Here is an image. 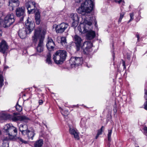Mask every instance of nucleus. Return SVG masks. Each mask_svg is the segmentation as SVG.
I'll list each match as a JSON object with an SVG mask.
<instances>
[{"mask_svg":"<svg viewBox=\"0 0 147 147\" xmlns=\"http://www.w3.org/2000/svg\"><path fill=\"white\" fill-rule=\"evenodd\" d=\"M57 41L62 45H66L67 43L66 37H57Z\"/></svg>","mask_w":147,"mask_h":147,"instance_id":"obj_20","label":"nucleus"},{"mask_svg":"<svg viewBox=\"0 0 147 147\" xmlns=\"http://www.w3.org/2000/svg\"><path fill=\"white\" fill-rule=\"evenodd\" d=\"M94 5L91 0H86L81 4V6L77 9V12L82 15V18L84 20L78 27V30L82 33H86V37H95L98 35L95 34V32L92 30H89L93 22L92 19L94 20L91 16L88 15L93 9Z\"/></svg>","mask_w":147,"mask_h":147,"instance_id":"obj_1","label":"nucleus"},{"mask_svg":"<svg viewBox=\"0 0 147 147\" xmlns=\"http://www.w3.org/2000/svg\"><path fill=\"white\" fill-rule=\"evenodd\" d=\"M23 32H24V33H25V32H24V31H23Z\"/></svg>","mask_w":147,"mask_h":147,"instance_id":"obj_54","label":"nucleus"},{"mask_svg":"<svg viewBox=\"0 0 147 147\" xmlns=\"http://www.w3.org/2000/svg\"><path fill=\"white\" fill-rule=\"evenodd\" d=\"M94 37H87V41H84L82 45L81 46L82 39L81 37H74V40L76 44V51H79L80 48L83 49L84 54L90 55L92 54V43L91 41Z\"/></svg>","mask_w":147,"mask_h":147,"instance_id":"obj_2","label":"nucleus"},{"mask_svg":"<svg viewBox=\"0 0 147 147\" xmlns=\"http://www.w3.org/2000/svg\"><path fill=\"white\" fill-rule=\"evenodd\" d=\"M125 14V13L124 12H122L120 13V16L118 22L119 23L120 22L123 17V16Z\"/></svg>","mask_w":147,"mask_h":147,"instance_id":"obj_28","label":"nucleus"},{"mask_svg":"<svg viewBox=\"0 0 147 147\" xmlns=\"http://www.w3.org/2000/svg\"><path fill=\"white\" fill-rule=\"evenodd\" d=\"M138 147V146H137V147Z\"/></svg>","mask_w":147,"mask_h":147,"instance_id":"obj_55","label":"nucleus"},{"mask_svg":"<svg viewBox=\"0 0 147 147\" xmlns=\"http://www.w3.org/2000/svg\"><path fill=\"white\" fill-rule=\"evenodd\" d=\"M113 59L114 60V58H115V56H114V53H113Z\"/></svg>","mask_w":147,"mask_h":147,"instance_id":"obj_48","label":"nucleus"},{"mask_svg":"<svg viewBox=\"0 0 147 147\" xmlns=\"http://www.w3.org/2000/svg\"><path fill=\"white\" fill-rule=\"evenodd\" d=\"M137 38H138V40L139 37H137Z\"/></svg>","mask_w":147,"mask_h":147,"instance_id":"obj_51","label":"nucleus"},{"mask_svg":"<svg viewBox=\"0 0 147 147\" xmlns=\"http://www.w3.org/2000/svg\"><path fill=\"white\" fill-rule=\"evenodd\" d=\"M16 15L18 17H21L20 20H23L24 17L25 15V9L24 7L18 8L16 10Z\"/></svg>","mask_w":147,"mask_h":147,"instance_id":"obj_8","label":"nucleus"},{"mask_svg":"<svg viewBox=\"0 0 147 147\" xmlns=\"http://www.w3.org/2000/svg\"><path fill=\"white\" fill-rule=\"evenodd\" d=\"M41 37H34L33 39V40L35 43H36L38 40H39V38Z\"/></svg>","mask_w":147,"mask_h":147,"instance_id":"obj_34","label":"nucleus"},{"mask_svg":"<svg viewBox=\"0 0 147 147\" xmlns=\"http://www.w3.org/2000/svg\"><path fill=\"white\" fill-rule=\"evenodd\" d=\"M44 125L47 127V125H45V124H44Z\"/></svg>","mask_w":147,"mask_h":147,"instance_id":"obj_49","label":"nucleus"},{"mask_svg":"<svg viewBox=\"0 0 147 147\" xmlns=\"http://www.w3.org/2000/svg\"><path fill=\"white\" fill-rule=\"evenodd\" d=\"M69 131L70 134L74 136V138L76 139L77 140L79 139V136L76 130L70 127Z\"/></svg>","mask_w":147,"mask_h":147,"instance_id":"obj_18","label":"nucleus"},{"mask_svg":"<svg viewBox=\"0 0 147 147\" xmlns=\"http://www.w3.org/2000/svg\"><path fill=\"white\" fill-rule=\"evenodd\" d=\"M0 116L3 119L5 120L9 119L11 117V116L9 114H7L4 113H2L0 115Z\"/></svg>","mask_w":147,"mask_h":147,"instance_id":"obj_25","label":"nucleus"},{"mask_svg":"<svg viewBox=\"0 0 147 147\" xmlns=\"http://www.w3.org/2000/svg\"><path fill=\"white\" fill-rule=\"evenodd\" d=\"M75 37H78V36L76 35L75 36Z\"/></svg>","mask_w":147,"mask_h":147,"instance_id":"obj_50","label":"nucleus"},{"mask_svg":"<svg viewBox=\"0 0 147 147\" xmlns=\"http://www.w3.org/2000/svg\"><path fill=\"white\" fill-rule=\"evenodd\" d=\"M78 21H73L72 23V26L76 28L78 26Z\"/></svg>","mask_w":147,"mask_h":147,"instance_id":"obj_29","label":"nucleus"},{"mask_svg":"<svg viewBox=\"0 0 147 147\" xmlns=\"http://www.w3.org/2000/svg\"><path fill=\"white\" fill-rule=\"evenodd\" d=\"M122 62H123V65L124 67L123 68L124 69H126V66L125 65V62L123 60H122Z\"/></svg>","mask_w":147,"mask_h":147,"instance_id":"obj_41","label":"nucleus"},{"mask_svg":"<svg viewBox=\"0 0 147 147\" xmlns=\"http://www.w3.org/2000/svg\"><path fill=\"white\" fill-rule=\"evenodd\" d=\"M35 135L34 130L32 129L31 130L28 129L25 133V134L23 136L25 137H27L29 140H32Z\"/></svg>","mask_w":147,"mask_h":147,"instance_id":"obj_13","label":"nucleus"},{"mask_svg":"<svg viewBox=\"0 0 147 147\" xmlns=\"http://www.w3.org/2000/svg\"><path fill=\"white\" fill-rule=\"evenodd\" d=\"M82 0H75L76 2L77 3H80L81 2Z\"/></svg>","mask_w":147,"mask_h":147,"instance_id":"obj_44","label":"nucleus"},{"mask_svg":"<svg viewBox=\"0 0 147 147\" xmlns=\"http://www.w3.org/2000/svg\"><path fill=\"white\" fill-rule=\"evenodd\" d=\"M35 4V3L34 1H30L29 3H27L26 6L29 14L35 11L34 8L36 7Z\"/></svg>","mask_w":147,"mask_h":147,"instance_id":"obj_10","label":"nucleus"},{"mask_svg":"<svg viewBox=\"0 0 147 147\" xmlns=\"http://www.w3.org/2000/svg\"><path fill=\"white\" fill-rule=\"evenodd\" d=\"M16 107L17 111L18 112H21L22 110V107L18 104V103L17 104Z\"/></svg>","mask_w":147,"mask_h":147,"instance_id":"obj_26","label":"nucleus"},{"mask_svg":"<svg viewBox=\"0 0 147 147\" xmlns=\"http://www.w3.org/2000/svg\"><path fill=\"white\" fill-rule=\"evenodd\" d=\"M15 16L13 13L7 14L4 18L3 27H8L12 24L15 22Z\"/></svg>","mask_w":147,"mask_h":147,"instance_id":"obj_5","label":"nucleus"},{"mask_svg":"<svg viewBox=\"0 0 147 147\" xmlns=\"http://www.w3.org/2000/svg\"><path fill=\"white\" fill-rule=\"evenodd\" d=\"M68 27V25L64 23H62L59 25L57 26L56 30L57 33H61L64 32Z\"/></svg>","mask_w":147,"mask_h":147,"instance_id":"obj_7","label":"nucleus"},{"mask_svg":"<svg viewBox=\"0 0 147 147\" xmlns=\"http://www.w3.org/2000/svg\"><path fill=\"white\" fill-rule=\"evenodd\" d=\"M44 37H41L39 38L38 45L36 47V51L38 53H41L44 50L43 41Z\"/></svg>","mask_w":147,"mask_h":147,"instance_id":"obj_15","label":"nucleus"},{"mask_svg":"<svg viewBox=\"0 0 147 147\" xmlns=\"http://www.w3.org/2000/svg\"><path fill=\"white\" fill-rule=\"evenodd\" d=\"M8 49V46L6 41L2 40L0 44V52L4 54Z\"/></svg>","mask_w":147,"mask_h":147,"instance_id":"obj_12","label":"nucleus"},{"mask_svg":"<svg viewBox=\"0 0 147 147\" xmlns=\"http://www.w3.org/2000/svg\"><path fill=\"white\" fill-rule=\"evenodd\" d=\"M12 120L14 121H19L26 122L29 120V119L28 117L24 116H15L12 117Z\"/></svg>","mask_w":147,"mask_h":147,"instance_id":"obj_9","label":"nucleus"},{"mask_svg":"<svg viewBox=\"0 0 147 147\" xmlns=\"http://www.w3.org/2000/svg\"><path fill=\"white\" fill-rule=\"evenodd\" d=\"M43 144V141L40 139L36 141L34 144V147H41Z\"/></svg>","mask_w":147,"mask_h":147,"instance_id":"obj_22","label":"nucleus"},{"mask_svg":"<svg viewBox=\"0 0 147 147\" xmlns=\"http://www.w3.org/2000/svg\"><path fill=\"white\" fill-rule=\"evenodd\" d=\"M104 128L103 126H102L101 128L98 130L97 134L98 135H101L102 134V129Z\"/></svg>","mask_w":147,"mask_h":147,"instance_id":"obj_32","label":"nucleus"},{"mask_svg":"<svg viewBox=\"0 0 147 147\" xmlns=\"http://www.w3.org/2000/svg\"><path fill=\"white\" fill-rule=\"evenodd\" d=\"M36 20V23L37 24H39L40 23V19H35Z\"/></svg>","mask_w":147,"mask_h":147,"instance_id":"obj_36","label":"nucleus"},{"mask_svg":"<svg viewBox=\"0 0 147 147\" xmlns=\"http://www.w3.org/2000/svg\"><path fill=\"white\" fill-rule=\"evenodd\" d=\"M38 102H39V103L40 105H41L42 104L43 102L42 100H39Z\"/></svg>","mask_w":147,"mask_h":147,"instance_id":"obj_43","label":"nucleus"},{"mask_svg":"<svg viewBox=\"0 0 147 147\" xmlns=\"http://www.w3.org/2000/svg\"><path fill=\"white\" fill-rule=\"evenodd\" d=\"M144 108L147 110V101L144 103Z\"/></svg>","mask_w":147,"mask_h":147,"instance_id":"obj_40","label":"nucleus"},{"mask_svg":"<svg viewBox=\"0 0 147 147\" xmlns=\"http://www.w3.org/2000/svg\"><path fill=\"white\" fill-rule=\"evenodd\" d=\"M51 53H49L47 56L46 62L48 64H51L52 62L51 60Z\"/></svg>","mask_w":147,"mask_h":147,"instance_id":"obj_23","label":"nucleus"},{"mask_svg":"<svg viewBox=\"0 0 147 147\" xmlns=\"http://www.w3.org/2000/svg\"><path fill=\"white\" fill-rule=\"evenodd\" d=\"M134 15L133 13L130 14V18L129 20V21L128 22V23H129V22H131L133 20L134 18Z\"/></svg>","mask_w":147,"mask_h":147,"instance_id":"obj_33","label":"nucleus"},{"mask_svg":"<svg viewBox=\"0 0 147 147\" xmlns=\"http://www.w3.org/2000/svg\"><path fill=\"white\" fill-rule=\"evenodd\" d=\"M71 17L73 21H78L79 18L78 15L76 13H73L71 15Z\"/></svg>","mask_w":147,"mask_h":147,"instance_id":"obj_24","label":"nucleus"},{"mask_svg":"<svg viewBox=\"0 0 147 147\" xmlns=\"http://www.w3.org/2000/svg\"><path fill=\"white\" fill-rule=\"evenodd\" d=\"M115 1L116 3H121L122 2L123 3H124V2L123 1V0H115Z\"/></svg>","mask_w":147,"mask_h":147,"instance_id":"obj_37","label":"nucleus"},{"mask_svg":"<svg viewBox=\"0 0 147 147\" xmlns=\"http://www.w3.org/2000/svg\"><path fill=\"white\" fill-rule=\"evenodd\" d=\"M55 45V44L53 39L50 37H48L47 42L46 45L48 50L50 51L53 50Z\"/></svg>","mask_w":147,"mask_h":147,"instance_id":"obj_14","label":"nucleus"},{"mask_svg":"<svg viewBox=\"0 0 147 147\" xmlns=\"http://www.w3.org/2000/svg\"><path fill=\"white\" fill-rule=\"evenodd\" d=\"M17 139L18 141H20V142L22 143H27V142L25 141L22 139L21 138L18 137V138Z\"/></svg>","mask_w":147,"mask_h":147,"instance_id":"obj_30","label":"nucleus"},{"mask_svg":"<svg viewBox=\"0 0 147 147\" xmlns=\"http://www.w3.org/2000/svg\"><path fill=\"white\" fill-rule=\"evenodd\" d=\"M99 135H98V134H97V135H96V136L95 138L96 139H97V138H98V136Z\"/></svg>","mask_w":147,"mask_h":147,"instance_id":"obj_46","label":"nucleus"},{"mask_svg":"<svg viewBox=\"0 0 147 147\" xmlns=\"http://www.w3.org/2000/svg\"><path fill=\"white\" fill-rule=\"evenodd\" d=\"M9 140L7 137H4L3 140V145L2 147H9L8 141Z\"/></svg>","mask_w":147,"mask_h":147,"instance_id":"obj_21","label":"nucleus"},{"mask_svg":"<svg viewBox=\"0 0 147 147\" xmlns=\"http://www.w3.org/2000/svg\"><path fill=\"white\" fill-rule=\"evenodd\" d=\"M24 38H22V39H24Z\"/></svg>","mask_w":147,"mask_h":147,"instance_id":"obj_53","label":"nucleus"},{"mask_svg":"<svg viewBox=\"0 0 147 147\" xmlns=\"http://www.w3.org/2000/svg\"><path fill=\"white\" fill-rule=\"evenodd\" d=\"M19 5L18 0H9V5L13 8L18 6Z\"/></svg>","mask_w":147,"mask_h":147,"instance_id":"obj_19","label":"nucleus"},{"mask_svg":"<svg viewBox=\"0 0 147 147\" xmlns=\"http://www.w3.org/2000/svg\"><path fill=\"white\" fill-rule=\"evenodd\" d=\"M40 12L38 11L35 13V19H40Z\"/></svg>","mask_w":147,"mask_h":147,"instance_id":"obj_31","label":"nucleus"},{"mask_svg":"<svg viewBox=\"0 0 147 147\" xmlns=\"http://www.w3.org/2000/svg\"><path fill=\"white\" fill-rule=\"evenodd\" d=\"M144 97L146 99H147V90L145 91V95Z\"/></svg>","mask_w":147,"mask_h":147,"instance_id":"obj_42","label":"nucleus"},{"mask_svg":"<svg viewBox=\"0 0 147 147\" xmlns=\"http://www.w3.org/2000/svg\"><path fill=\"white\" fill-rule=\"evenodd\" d=\"M140 36V35L138 33H137L136 34V36H137L136 37H139V36Z\"/></svg>","mask_w":147,"mask_h":147,"instance_id":"obj_47","label":"nucleus"},{"mask_svg":"<svg viewBox=\"0 0 147 147\" xmlns=\"http://www.w3.org/2000/svg\"><path fill=\"white\" fill-rule=\"evenodd\" d=\"M46 32L45 30H41L40 28H37L35 30L34 37H44Z\"/></svg>","mask_w":147,"mask_h":147,"instance_id":"obj_16","label":"nucleus"},{"mask_svg":"<svg viewBox=\"0 0 147 147\" xmlns=\"http://www.w3.org/2000/svg\"><path fill=\"white\" fill-rule=\"evenodd\" d=\"M130 58V57H129V56H128V57H127V58Z\"/></svg>","mask_w":147,"mask_h":147,"instance_id":"obj_52","label":"nucleus"},{"mask_svg":"<svg viewBox=\"0 0 147 147\" xmlns=\"http://www.w3.org/2000/svg\"><path fill=\"white\" fill-rule=\"evenodd\" d=\"M4 133L8 135L7 136L9 140H12L15 138L17 133V129L11 124H7L4 127Z\"/></svg>","mask_w":147,"mask_h":147,"instance_id":"obj_3","label":"nucleus"},{"mask_svg":"<svg viewBox=\"0 0 147 147\" xmlns=\"http://www.w3.org/2000/svg\"><path fill=\"white\" fill-rule=\"evenodd\" d=\"M22 31L21 30H19L18 32V35L19 36V37H21L23 35L22 34Z\"/></svg>","mask_w":147,"mask_h":147,"instance_id":"obj_39","label":"nucleus"},{"mask_svg":"<svg viewBox=\"0 0 147 147\" xmlns=\"http://www.w3.org/2000/svg\"><path fill=\"white\" fill-rule=\"evenodd\" d=\"M145 135L147 136V127H145L144 129Z\"/></svg>","mask_w":147,"mask_h":147,"instance_id":"obj_38","label":"nucleus"},{"mask_svg":"<svg viewBox=\"0 0 147 147\" xmlns=\"http://www.w3.org/2000/svg\"><path fill=\"white\" fill-rule=\"evenodd\" d=\"M4 2V0H0V8L3 6Z\"/></svg>","mask_w":147,"mask_h":147,"instance_id":"obj_35","label":"nucleus"},{"mask_svg":"<svg viewBox=\"0 0 147 147\" xmlns=\"http://www.w3.org/2000/svg\"><path fill=\"white\" fill-rule=\"evenodd\" d=\"M30 19H28L25 22L26 28L29 31V33L31 32L34 27V24L33 22L29 20Z\"/></svg>","mask_w":147,"mask_h":147,"instance_id":"obj_11","label":"nucleus"},{"mask_svg":"<svg viewBox=\"0 0 147 147\" xmlns=\"http://www.w3.org/2000/svg\"><path fill=\"white\" fill-rule=\"evenodd\" d=\"M28 128V125L26 124H21L20 125L19 130L22 136L25 134V133L29 129Z\"/></svg>","mask_w":147,"mask_h":147,"instance_id":"obj_17","label":"nucleus"},{"mask_svg":"<svg viewBox=\"0 0 147 147\" xmlns=\"http://www.w3.org/2000/svg\"><path fill=\"white\" fill-rule=\"evenodd\" d=\"M67 56L66 51L59 50L57 51L54 54L53 59L56 64H62L65 60Z\"/></svg>","mask_w":147,"mask_h":147,"instance_id":"obj_4","label":"nucleus"},{"mask_svg":"<svg viewBox=\"0 0 147 147\" xmlns=\"http://www.w3.org/2000/svg\"><path fill=\"white\" fill-rule=\"evenodd\" d=\"M2 32L1 30H0V37L2 36Z\"/></svg>","mask_w":147,"mask_h":147,"instance_id":"obj_45","label":"nucleus"},{"mask_svg":"<svg viewBox=\"0 0 147 147\" xmlns=\"http://www.w3.org/2000/svg\"><path fill=\"white\" fill-rule=\"evenodd\" d=\"M83 59L82 57H72L71 58L70 62L72 65L78 66L82 63Z\"/></svg>","mask_w":147,"mask_h":147,"instance_id":"obj_6","label":"nucleus"},{"mask_svg":"<svg viewBox=\"0 0 147 147\" xmlns=\"http://www.w3.org/2000/svg\"><path fill=\"white\" fill-rule=\"evenodd\" d=\"M108 133L107 134L108 140L109 141H110L111 137L112 132V130L111 129H109L108 130Z\"/></svg>","mask_w":147,"mask_h":147,"instance_id":"obj_27","label":"nucleus"}]
</instances>
